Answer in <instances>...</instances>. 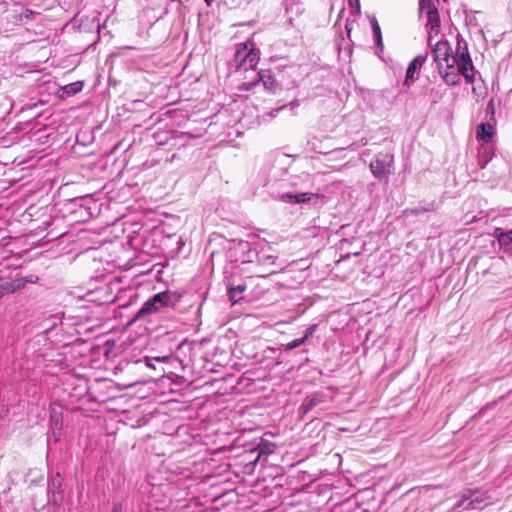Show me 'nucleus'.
I'll return each mask as SVG.
<instances>
[{
	"mask_svg": "<svg viewBox=\"0 0 512 512\" xmlns=\"http://www.w3.org/2000/svg\"><path fill=\"white\" fill-rule=\"evenodd\" d=\"M431 47L433 59L437 63L438 69H443L444 67L450 69L458 65L467 83L475 81L474 66L466 46L463 49L459 48L457 56H453L450 53L451 47L447 40H438Z\"/></svg>",
	"mask_w": 512,
	"mask_h": 512,
	"instance_id": "1",
	"label": "nucleus"
},
{
	"mask_svg": "<svg viewBox=\"0 0 512 512\" xmlns=\"http://www.w3.org/2000/svg\"><path fill=\"white\" fill-rule=\"evenodd\" d=\"M178 301L179 297L174 292L163 291L157 293L142 305V307L131 319L130 324H133L141 319H146L152 314L163 311L165 308L174 307Z\"/></svg>",
	"mask_w": 512,
	"mask_h": 512,
	"instance_id": "2",
	"label": "nucleus"
},
{
	"mask_svg": "<svg viewBox=\"0 0 512 512\" xmlns=\"http://www.w3.org/2000/svg\"><path fill=\"white\" fill-rule=\"evenodd\" d=\"M259 62V51L254 48L252 42L237 45L231 65L236 69H254Z\"/></svg>",
	"mask_w": 512,
	"mask_h": 512,
	"instance_id": "3",
	"label": "nucleus"
},
{
	"mask_svg": "<svg viewBox=\"0 0 512 512\" xmlns=\"http://www.w3.org/2000/svg\"><path fill=\"white\" fill-rule=\"evenodd\" d=\"M490 503V497L486 492L480 490H467L464 491L454 508H462L464 510H480Z\"/></svg>",
	"mask_w": 512,
	"mask_h": 512,
	"instance_id": "4",
	"label": "nucleus"
},
{
	"mask_svg": "<svg viewBox=\"0 0 512 512\" xmlns=\"http://www.w3.org/2000/svg\"><path fill=\"white\" fill-rule=\"evenodd\" d=\"M281 201L289 204H311L318 205L325 203V197L323 195L312 193V192H300V193H292L287 192L283 193L280 196Z\"/></svg>",
	"mask_w": 512,
	"mask_h": 512,
	"instance_id": "5",
	"label": "nucleus"
},
{
	"mask_svg": "<svg viewBox=\"0 0 512 512\" xmlns=\"http://www.w3.org/2000/svg\"><path fill=\"white\" fill-rule=\"evenodd\" d=\"M393 157L388 154L377 155L370 163V170L377 178H385L390 174Z\"/></svg>",
	"mask_w": 512,
	"mask_h": 512,
	"instance_id": "6",
	"label": "nucleus"
},
{
	"mask_svg": "<svg viewBox=\"0 0 512 512\" xmlns=\"http://www.w3.org/2000/svg\"><path fill=\"white\" fill-rule=\"evenodd\" d=\"M427 59V54L416 56L408 65L404 85L410 86L418 79V74Z\"/></svg>",
	"mask_w": 512,
	"mask_h": 512,
	"instance_id": "7",
	"label": "nucleus"
},
{
	"mask_svg": "<svg viewBox=\"0 0 512 512\" xmlns=\"http://www.w3.org/2000/svg\"><path fill=\"white\" fill-rule=\"evenodd\" d=\"M260 82L263 84L265 89L270 90V91L274 90V88L276 87V80H275L272 72L270 70H261L259 72L258 81L250 82V83H244L241 86V89H243V90H250V89H252L255 85H257Z\"/></svg>",
	"mask_w": 512,
	"mask_h": 512,
	"instance_id": "8",
	"label": "nucleus"
},
{
	"mask_svg": "<svg viewBox=\"0 0 512 512\" xmlns=\"http://www.w3.org/2000/svg\"><path fill=\"white\" fill-rule=\"evenodd\" d=\"M37 281L38 277L36 275H28L5 282L3 283L5 294L14 293L24 288L27 283H36Z\"/></svg>",
	"mask_w": 512,
	"mask_h": 512,
	"instance_id": "9",
	"label": "nucleus"
},
{
	"mask_svg": "<svg viewBox=\"0 0 512 512\" xmlns=\"http://www.w3.org/2000/svg\"><path fill=\"white\" fill-rule=\"evenodd\" d=\"M439 73L441 74L443 80L448 85H456L460 82V76L462 75L461 71L459 70V66L455 65L453 68L447 69H438Z\"/></svg>",
	"mask_w": 512,
	"mask_h": 512,
	"instance_id": "10",
	"label": "nucleus"
},
{
	"mask_svg": "<svg viewBox=\"0 0 512 512\" xmlns=\"http://www.w3.org/2000/svg\"><path fill=\"white\" fill-rule=\"evenodd\" d=\"M492 235L501 246L512 244V229L504 230L502 228H495Z\"/></svg>",
	"mask_w": 512,
	"mask_h": 512,
	"instance_id": "11",
	"label": "nucleus"
},
{
	"mask_svg": "<svg viewBox=\"0 0 512 512\" xmlns=\"http://www.w3.org/2000/svg\"><path fill=\"white\" fill-rule=\"evenodd\" d=\"M494 128L488 123H482L477 126V136L484 142H489L493 136Z\"/></svg>",
	"mask_w": 512,
	"mask_h": 512,
	"instance_id": "12",
	"label": "nucleus"
},
{
	"mask_svg": "<svg viewBox=\"0 0 512 512\" xmlns=\"http://www.w3.org/2000/svg\"><path fill=\"white\" fill-rule=\"evenodd\" d=\"M258 447H259V455H258L257 459L255 460V463L258 461V459L260 458L261 455L273 454L276 449V445L273 442H270L267 440H262L260 442V444L258 445Z\"/></svg>",
	"mask_w": 512,
	"mask_h": 512,
	"instance_id": "13",
	"label": "nucleus"
},
{
	"mask_svg": "<svg viewBox=\"0 0 512 512\" xmlns=\"http://www.w3.org/2000/svg\"><path fill=\"white\" fill-rule=\"evenodd\" d=\"M82 89H83V83L80 81L70 83L63 87L64 93L67 94L68 96L75 95V94L79 93Z\"/></svg>",
	"mask_w": 512,
	"mask_h": 512,
	"instance_id": "14",
	"label": "nucleus"
},
{
	"mask_svg": "<svg viewBox=\"0 0 512 512\" xmlns=\"http://www.w3.org/2000/svg\"><path fill=\"white\" fill-rule=\"evenodd\" d=\"M245 290V286L238 285L229 289V298L232 302H238L240 294Z\"/></svg>",
	"mask_w": 512,
	"mask_h": 512,
	"instance_id": "15",
	"label": "nucleus"
},
{
	"mask_svg": "<svg viewBox=\"0 0 512 512\" xmlns=\"http://www.w3.org/2000/svg\"><path fill=\"white\" fill-rule=\"evenodd\" d=\"M298 2L299 0H285L284 4H285V9H286V12L289 13H297L298 12Z\"/></svg>",
	"mask_w": 512,
	"mask_h": 512,
	"instance_id": "16",
	"label": "nucleus"
},
{
	"mask_svg": "<svg viewBox=\"0 0 512 512\" xmlns=\"http://www.w3.org/2000/svg\"><path fill=\"white\" fill-rule=\"evenodd\" d=\"M306 341V337L297 338L285 345L286 350H293L301 346Z\"/></svg>",
	"mask_w": 512,
	"mask_h": 512,
	"instance_id": "17",
	"label": "nucleus"
},
{
	"mask_svg": "<svg viewBox=\"0 0 512 512\" xmlns=\"http://www.w3.org/2000/svg\"><path fill=\"white\" fill-rule=\"evenodd\" d=\"M348 4L353 14L359 15L361 13L360 0H348Z\"/></svg>",
	"mask_w": 512,
	"mask_h": 512,
	"instance_id": "18",
	"label": "nucleus"
},
{
	"mask_svg": "<svg viewBox=\"0 0 512 512\" xmlns=\"http://www.w3.org/2000/svg\"><path fill=\"white\" fill-rule=\"evenodd\" d=\"M371 26H372L373 35L381 33L379 23L375 17L371 18Z\"/></svg>",
	"mask_w": 512,
	"mask_h": 512,
	"instance_id": "19",
	"label": "nucleus"
},
{
	"mask_svg": "<svg viewBox=\"0 0 512 512\" xmlns=\"http://www.w3.org/2000/svg\"><path fill=\"white\" fill-rule=\"evenodd\" d=\"M374 40H375V44L377 46V48L382 51L383 50V41H382V33L380 34H375L374 35Z\"/></svg>",
	"mask_w": 512,
	"mask_h": 512,
	"instance_id": "20",
	"label": "nucleus"
},
{
	"mask_svg": "<svg viewBox=\"0 0 512 512\" xmlns=\"http://www.w3.org/2000/svg\"><path fill=\"white\" fill-rule=\"evenodd\" d=\"M489 159H490V157L488 155H484L483 157H481L479 160L480 167L484 168L487 165Z\"/></svg>",
	"mask_w": 512,
	"mask_h": 512,
	"instance_id": "21",
	"label": "nucleus"
},
{
	"mask_svg": "<svg viewBox=\"0 0 512 512\" xmlns=\"http://www.w3.org/2000/svg\"><path fill=\"white\" fill-rule=\"evenodd\" d=\"M112 512H122V505L119 503L114 504Z\"/></svg>",
	"mask_w": 512,
	"mask_h": 512,
	"instance_id": "22",
	"label": "nucleus"
},
{
	"mask_svg": "<svg viewBox=\"0 0 512 512\" xmlns=\"http://www.w3.org/2000/svg\"><path fill=\"white\" fill-rule=\"evenodd\" d=\"M313 332H314V327L312 326V327L308 328L306 334L303 337H306V339H307L308 337H310L313 334Z\"/></svg>",
	"mask_w": 512,
	"mask_h": 512,
	"instance_id": "23",
	"label": "nucleus"
},
{
	"mask_svg": "<svg viewBox=\"0 0 512 512\" xmlns=\"http://www.w3.org/2000/svg\"><path fill=\"white\" fill-rule=\"evenodd\" d=\"M51 419H52L53 421H55V423H56V424L58 423V417H57V416L52 415V416H51Z\"/></svg>",
	"mask_w": 512,
	"mask_h": 512,
	"instance_id": "24",
	"label": "nucleus"
},
{
	"mask_svg": "<svg viewBox=\"0 0 512 512\" xmlns=\"http://www.w3.org/2000/svg\"><path fill=\"white\" fill-rule=\"evenodd\" d=\"M207 5H211L214 0H204Z\"/></svg>",
	"mask_w": 512,
	"mask_h": 512,
	"instance_id": "25",
	"label": "nucleus"
},
{
	"mask_svg": "<svg viewBox=\"0 0 512 512\" xmlns=\"http://www.w3.org/2000/svg\"><path fill=\"white\" fill-rule=\"evenodd\" d=\"M273 258H274L273 256H267V257H266V260H267V261H270V260H273ZM272 263H274V261H272Z\"/></svg>",
	"mask_w": 512,
	"mask_h": 512,
	"instance_id": "26",
	"label": "nucleus"
},
{
	"mask_svg": "<svg viewBox=\"0 0 512 512\" xmlns=\"http://www.w3.org/2000/svg\"><path fill=\"white\" fill-rule=\"evenodd\" d=\"M367 140L366 139H362V145H367Z\"/></svg>",
	"mask_w": 512,
	"mask_h": 512,
	"instance_id": "27",
	"label": "nucleus"
},
{
	"mask_svg": "<svg viewBox=\"0 0 512 512\" xmlns=\"http://www.w3.org/2000/svg\"><path fill=\"white\" fill-rule=\"evenodd\" d=\"M353 146H354V145H350V146H349V148H350L351 150H355V148H354Z\"/></svg>",
	"mask_w": 512,
	"mask_h": 512,
	"instance_id": "28",
	"label": "nucleus"
}]
</instances>
